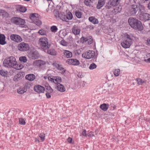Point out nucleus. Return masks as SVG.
Segmentation results:
<instances>
[{"mask_svg":"<svg viewBox=\"0 0 150 150\" xmlns=\"http://www.w3.org/2000/svg\"><path fill=\"white\" fill-rule=\"evenodd\" d=\"M3 65L6 67L13 68L17 70L21 69L23 67V65L17 63L15 58L13 56L9 57L5 59Z\"/></svg>","mask_w":150,"mask_h":150,"instance_id":"f257e3e1","label":"nucleus"},{"mask_svg":"<svg viewBox=\"0 0 150 150\" xmlns=\"http://www.w3.org/2000/svg\"><path fill=\"white\" fill-rule=\"evenodd\" d=\"M134 38L132 34H125L124 36V40L121 44L122 46L125 49L129 48L132 43L133 40Z\"/></svg>","mask_w":150,"mask_h":150,"instance_id":"f03ea898","label":"nucleus"},{"mask_svg":"<svg viewBox=\"0 0 150 150\" xmlns=\"http://www.w3.org/2000/svg\"><path fill=\"white\" fill-rule=\"evenodd\" d=\"M129 25L131 27L135 30L141 31L143 29V27L141 22L134 18H130L128 20Z\"/></svg>","mask_w":150,"mask_h":150,"instance_id":"7ed1b4c3","label":"nucleus"},{"mask_svg":"<svg viewBox=\"0 0 150 150\" xmlns=\"http://www.w3.org/2000/svg\"><path fill=\"white\" fill-rule=\"evenodd\" d=\"M39 44L41 48L44 50H48L50 46V44L49 43L48 39L45 37H42L40 39Z\"/></svg>","mask_w":150,"mask_h":150,"instance_id":"20e7f679","label":"nucleus"},{"mask_svg":"<svg viewBox=\"0 0 150 150\" xmlns=\"http://www.w3.org/2000/svg\"><path fill=\"white\" fill-rule=\"evenodd\" d=\"M39 14L36 13L31 14L30 16V18L31 21L38 26L42 24L41 21L39 19Z\"/></svg>","mask_w":150,"mask_h":150,"instance_id":"39448f33","label":"nucleus"},{"mask_svg":"<svg viewBox=\"0 0 150 150\" xmlns=\"http://www.w3.org/2000/svg\"><path fill=\"white\" fill-rule=\"evenodd\" d=\"M11 22L16 25H24L25 23L24 20L18 17H13L11 19Z\"/></svg>","mask_w":150,"mask_h":150,"instance_id":"423d86ee","label":"nucleus"},{"mask_svg":"<svg viewBox=\"0 0 150 150\" xmlns=\"http://www.w3.org/2000/svg\"><path fill=\"white\" fill-rule=\"evenodd\" d=\"M18 48L19 50L25 52L29 50L30 47L28 44L24 42H22L18 45Z\"/></svg>","mask_w":150,"mask_h":150,"instance_id":"0eeeda50","label":"nucleus"},{"mask_svg":"<svg viewBox=\"0 0 150 150\" xmlns=\"http://www.w3.org/2000/svg\"><path fill=\"white\" fill-rule=\"evenodd\" d=\"M95 52L93 50H89L86 52L82 54V57L86 59H89L93 58L95 55Z\"/></svg>","mask_w":150,"mask_h":150,"instance_id":"6e6552de","label":"nucleus"},{"mask_svg":"<svg viewBox=\"0 0 150 150\" xmlns=\"http://www.w3.org/2000/svg\"><path fill=\"white\" fill-rule=\"evenodd\" d=\"M140 17L141 18V19L142 20L144 21H150V14L147 13L143 12L141 11V9H140Z\"/></svg>","mask_w":150,"mask_h":150,"instance_id":"1a4fd4ad","label":"nucleus"},{"mask_svg":"<svg viewBox=\"0 0 150 150\" xmlns=\"http://www.w3.org/2000/svg\"><path fill=\"white\" fill-rule=\"evenodd\" d=\"M10 38L11 40L17 43L21 42L22 41L21 37L17 34H11L10 36Z\"/></svg>","mask_w":150,"mask_h":150,"instance_id":"9d476101","label":"nucleus"},{"mask_svg":"<svg viewBox=\"0 0 150 150\" xmlns=\"http://www.w3.org/2000/svg\"><path fill=\"white\" fill-rule=\"evenodd\" d=\"M53 66L60 70H62V72L64 73L65 71V70L62 67V65L59 62H55L52 64Z\"/></svg>","mask_w":150,"mask_h":150,"instance_id":"9b49d317","label":"nucleus"},{"mask_svg":"<svg viewBox=\"0 0 150 150\" xmlns=\"http://www.w3.org/2000/svg\"><path fill=\"white\" fill-rule=\"evenodd\" d=\"M67 62L69 64L74 66H77L80 64L79 61L75 59H69L67 61Z\"/></svg>","mask_w":150,"mask_h":150,"instance_id":"f8f14e48","label":"nucleus"},{"mask_svg":"<svg viewBox=\"0 0 150 150\" xmlns=\"http://www.w3.org/2000/svg\"><path fill=\"white\" fill-rule=\"evenodd\" d=\"M34 89L36 92L39 93H43L45 90V88L39 85L35 86Z\"/></svg>","mask_w":150,"mask_h":150,"instance_id":"ddd939ff","label":"nucleus"},{"mask_svg":"<svg viewBox=\"0 0 150 150\" xmlns=\"http://www.w3.org/2000/svg\"><path fill=\"white\" fill-rule=\"evenodd\" d=\"M138 8L137 6L136 5H133L131 6L129 12L131 15H135L137 12Z\"/></svg>","mask_w":150,"mask_h":150,"instance_id":"4468645a","label":"nucleus"},{"mask_svg":"<svg viewBox=\"0 0 150 150\" xmlns=\"http://www.w3.org/2000/svg\"><path fill=\"white\" fill-rule=\"evenodd\" d=\"M72 31L74 35H78L80 34V29L78 26L74 25L72 28Z\"/></svg>","mask_w":150,"mask_h":150,"instance_id":"2eb2a0df","label":"nucleus"},{"mask_svg":"<svg viewBox=\"0 0 150 150\" xmlns=\"http://www.w3.org/2000/svg\"><path fill=\"white\" fill-rule=\"evenodd\" d=\"M33 64L34 65L40 67L44 65L45 64V62L41 60H37L34 62Z\"/></svg>","mask_w":150,"mask_h":150,"instance_id":"dca6fc26","label":"nucleus"},{"mask_svg":"<svg viewBox=\"0 0 150 150\" xmlns=\"http://www.w3.org/2000/svg\"><path fill=\"white\" fill-rule=\"evenodd\" d=\"M105 0H98L96 6V8L98 9L101 8L105 4Z\"/></svg>","mask_w":150,"mask_h":150,"instance_id":"f3484780","label":"nucleus"},{"mask_svg":"<svg viewBox=\"0 0 150 150\" xmlns=\"http://www.w3.org/2000/svg\"><path fill=\"white\" fill-rule=\"evenodd\" d=\"M35 75L33 74H29L26 76L25 79L30 81H33L35 79Z\"/></svg>","mask_w":150,"mask_h":150,"instance_id":"a211bd4d","label":"nucleus"},{"mask_svg":"<svg viewBox=\"0 0 150 150\" xmlns=\"http://www.w3.org/2000/svg\"><path fill=\"white\" fill-rule=\"evenodd\" d=\"M57 89L60 92H64L65 91V89L62 84L60 83H58L57 85Z\"/></svg>","mask_w":150,"mask_h":150,"instance_id":"6ab92c4d","label":"nucleus"},{"mask_svg":"<svg viewBox=\"0 0 150 150\" xmlns=\"http://www.w3.org/2000/svg\"><path fill=\"white\" fill-rule=\"evenodd\" d=\"M88 20L89 21L93 24H97L98 23V21L97 18L91 16L89 18Z\"/></svg>","mask_w":150,"mask_h":150,"instance_id":"aec40b11","label":"nucleus"},{"mask_svg":"<svg viewBox=\"0 0 150 150\" xmlns=\"http://www.w3.org/2000/svg\"><path fill=\"white\" fill-rule=\"evenodd\" d=\"M95 0H84V4L86 6L90 7Z\"/></svg>","mask_w":150,"mask_h":150,"instance_id":"412c9836","label":"nucleus"},{"mask_svg":"<svg viewBox=\"0 0 150 150\" xmlns=\"http://www.w3.org/2000/svg\"><path fill=\"white\" fill-rule=\"evenodd\" d=\"M5 37L4 35H0V44L1 45H4L6 43L5 41Z\"/></svg>","mask_w":150,"mask_h":150,"instance_id":"4be33fe9","label":"nucleus"},{"mask_svg":"<svg viewBox=\"0 0 150 150\" xmlns=\"http://www.w3.org/2000/svg\"><path fill=\"white\" fill-rule=\"evenodd\" d=\"M17 10L21 12L24 13L26 11V8L24 7L19 5L17 7Z\"/></svg>","mask_w":150,"mask_h":150,"instance_id":"5701e85b","label":"nucleus"},{"mask_svg":"<svg viewBox=\"0 0 150 150\" xmlns=\"http://www.w3.org/2000/svg\"><path fill=\"white\" fill-rule=\"evenodd\" d=\"M48 54L52 55H55L57 54V52L55 50L53 49L47 50Z\"/></svg>","mask_w":150,"mask_h":150,"instance_id":"b1692460","label":"nucleus"},{"mask_svg":"<svg viewBox=\"0 0 150 150\" xmlns=\"http://www.w3.org/2000/svg\"><path fill=\"white\" fill-rule=\"evenodd\" d=\"M64 54L65 56L67 58H70L72 56V53L68 50H65L64 52Z\"/></svg>","mask_w":150,"mask_h":150,"instance_id":"393cba45","label":"nucleus"},{"mask_svg":"<svg viewBox=\"0 0 150 150\" xmlns=\"http://www.w3.org/2000/svg\"><path fill=\"white\" fill-rule=\"evenodd\" d=\"M109 107V105L108 104L104 103L100 105V108L104 111H106Z\"/></svg>","mask_w":150,"mask_h":150,"instance_id":"a878e982","label":"nucleus"},{"mask_svg":"<svg viewBox=\"0 0 150 150\" xmlns=\"http://www.w3.org/2000/svg\"><path fill=\"white\" fill-rule=\"evenodd\" d=\"M62 79L61 77L59 76L54 77V82L55 83H60L61 82Z\"/></svg>","mask_w":150,"mask_h":150,"instance_id":"bb28decb","label":"nucleus"},{"mask_svg":"<svg viewBox=\"0 0 150 150\" xmlns=\"http://www.w3.org/2000/svg\"><path fill=\"white\" fill-rule=\"evenodd\" d=\"M144 60L146 62L150 63V53L146 54V56L144 57Z\"/></svg>","mask_w":150,"mask_h":150,"instance_id":"cd10ccee","label":"nucleus"},{"mask_svg":"<svg viewBox=\"0 0 150 150\" xmlns=\"http://www.w3.org/2000/svg\"><path fill=\"white\" fill-rule=\"evenodd\" d=\"M136 80L137 82V83L139 85H142L146 83V81L145 80H142L140 78L137 79Z\"/></svg>","mask_w":150,"mask_h":150,"instance_id":"c85d7f7f","label":"nucleus"},{"mask_svg":"<svg viewBox=\"0 0 150 150\" xmlns=\"http://www.w3.org/2000/svg\"><path fill=\"white\" fill-rule=\"evenodd\" d=\"M26 91V89L24 88H20L17 90V92L20 94H22Z\"/></svg>","mask_w":150,"mask_h":150,"instance_id":"c756f323","label":"nucleus"},{"mask_svg":"<svg viewBox=\"0 0 150 150\" xmlns=\"http://www.w3.org/2000/svg\"><path fill=\"white\" fill-rule=\"evenodd\" d=\"M119 2L118 0H112L110 4L112 6H116L119 4Z\"/></svg>","mask_w":150,"mask_h":150,"instance_id":"7c9ffc66","label":"nucleus"},{"mask_svg":"<svg viewBox=\"0 0 150 150\" xmlns=\"http://www.w3.org/2000/svg\"><path fill=\"white\" fill-rule=\"evenodd\" d=\"M66 15H63L61 13V14H60V16H59V19H60L62 20L63 21H67L66 19Z\"/></svg>","mask_w":150,"mask_h":150,"instance_id":"2f4dec72","label":"nucleus"},{"mask_svg":"<svg viewBox=\"0 0 150 150\" xmlns=\"http://www.w3.org/2000/svg\"><path fill=\"white\" fill-rule=\"evenodd\" d=\"M75 15L78 18H81L82 13L79 11H77L75 12Z\"/></svg>","mask_w":150,"mask_h":150,"instance_id":"473e14b6","label":"nucleus"},{"mask_svg":"<svg viewBox=\"0 0 150 150\" xmlns=\"http://www.w3.org/2000/svg\"><path fill=\"white\" fill-rule=\"evenodd\" d=\"M50 30L52 32L55 33L57 32L58 28L56 26L53 25L50 27Z\"/></svg>","mask_w":150,"mask_h":150,"instance_id":"72a5a7b5","label":"nucleus"},{"mask_svg":"<svg viewBox=\"0 0 150 150\" xmlns=\"http://www.w3.org/2000/svg\"><path fill=\"white\" fill-rule=\"evenodd\" d=\"M67 17L66 19L67 20H71L73 18V16L72 13L70 12H69L66 15Z\"/></svg>","mask_w":150,"mask_h":150,"instance_id":"f704fd0d","label":"nucleus"},{"mask_svg":"<svg viewBox=\"0 0 150 150\" xmlns=\"http://www.w3.org/2000/svg\"><path fill=\"white\" fill-rule=\"evenodd\" d=\"M54 13L55 17L58 18L59 17V16H60V14H61V13H60L57 10H54Z\"/></svg>","mask_w":150,"mask_h":150,"instance_id":"c9c22d12","label":"nucleus"},{"mask_svg":"<svg viewBox=\"0 0 150 150\" xmlns=\"http://www.w3.org/2000/svg\"><path fill=\"white\" fill-rule=\"evenodd\" d=\"M96 65L94 63H92L90 64L89 67V69L91 70H93L96 68Z\"/></svg>","mask_w":150,"mask_h":150,"instance_id":"e433bc0d","label":"nucleus"},{"mask_svg":"<svg viewBox=\"0 0 150 150\" xmlns=\"http://www.w3.org/2000/svg\"><path fill=\"white\" fill-rule=\"evenodd\" d=\"M60 44L64 46H67L68 45V43L64 40H61L60 42Z\"/></svg>","mask_w":150,"mask_h":150,"instance_id":"4c0bfd02","label":"nucleus"},{"mask_svg":"<svg viewBox=\"0 0 150 150\" xmlns=\"http://www.w3.org/2000/svg\"><path fill=\"white\" fill-rule=\"evenodd\" d=\"M8 14L6 11L3 10V11L1 13V16L3 17H8Z\"/></svg>","mask_w":150,"mask_h":150,"instance_id":"58836bf2","label":"nucleus"},{"mask_svg":"<svg viewBox=\"0 0 150 150\" xmlns=\"http://www.w3.org/2000/svg\"><path fill=\"white\" fill-rule=\"evenodd\" d=\"M19 60L24 63L26 62L27 61L26 57H20Z\"/></svg>","mask_w":150,"mask_h":150,"instance_id":"ea45409f","label":"nucleus"},{"mask_svg":"<svg viewBox=\"0 0 150 150\" xmlns=\"http://www.w3.org/2000/svg\"><path fill=\"white\" fill-rule=\"evenodd\" d=\"M120 70L119 69H115L114 72V74L116 76H118L120 74Z\"/></svg>","mask_w":150,"mask_h":150,"instance_id":"a19ab883","label":"nucleus"},{"mask_svg":"<svg viewBox=\"0 0 150 150\" xmlns=\"http://www.w3.org/2000/svg\"><path fill=\"white\" fill-rule=\"evenodd\" d=\"M38 33L41 35H44L46 34V32L45 30L41 29L39 31Z\"/></svg>","mask_w":150,"mask_h":150,"instance_id":"79ce46f5","label":"nucleus"},{"mask_svg":"<svg viewBox=\"0 0 150 150\" xmlns=\"http://www.w3.org/2000/svg\"><path fill=\"white\" fill-rule=\"evenodd\" d=\"M39 137L40 138V140L42 141H43L45 140V134L44 133H42L39 135Z\"/></svg>","mask_w":150,"mask_h":150,"instance_id":"37998d69","label":"nucleus"},{"mask_svg":"<svg viewBox=\"0 0 150 150\" xmlns=\"http://www.w3.org/2000/svg\"><path fill=\"white\" fill-rule=\"evenodd\" d=\"M19 122L20 124L21 125H24L25 124V121L23 118H19Z\"/></svg>","mask_w":150,"mask_h":150,"instance_id":"c03bdc74","label":"nucleus"},{"mask_svg":"<svg viewBox=\"0 0 150 150\" xmlns=\"http://www.w3.org/2000/svg\"><path fill=\"white\" fill-rule=\"evenodd\" d=\"M121 8H122L121 6L116 7L114 9V10L115 12L117 13H119L121 11Z\"/></svg>","mask_w":150,"mask_h":150,"instance_id":"a18cd8bd","label":"nucleus"},{"mask_svg":"<svg viewBox=\"0 0 150 150\" xmlns=\"http://www.w3.org/2000/svg\"><path fill=\"white\" fill-rule=\"evenodd\" d=\"M0 74L2 76H5L7 75V73L4 71L1 70H0Z\"/></svg>","mask_w":150,"mask_h":150,"instance_id":"49530a36","label":"nucleus"},{"mask_svg":"<svg viewBox=\"0 0 150 150\" xmlns=\"http://www.w3.org/2000/svg\"><path fill=\"white\" fill-rule=\"evenodd\" d=\"M47 93H52L53 91V90H52L51 88L49 86V87H47Z\"/></svg>","mask_w":150,"mask_h":150,"instance_id":"de8ad7c7","label":"nucleus"},{"mask_svg":"<svg viewBox=\"0 0 150 150\" xmlns=\"http://www.w3.org/2000/svg\"><path fill=\"white\" fill-rule=\"evenodd\" d=\"M87 40H88V38H85L84 37H82L81 38V41L83 42H87Z\"/></svg>","mask_w":150,"mask_h":150,"instance_id":"09e8293b","label":"nucleus"},{"mask_svg":"<svg viewBox=\"0 0 150 150\" xmlns=\"http://www.w3.org/2000/svg\"><path fill=\"white\" fill-rule=\"evenodd\" d=\"M48 79L49 80L51 81L54 82V77H51V76H49L48 78Z\"/></svg>","mask_w":150,"mask_h":150,"instance_id":"8fccbe9b","label":"nucleus"},{"mask_svg":"<svg viewBox=\"0 0 150 150\" xmlns=\"http://www.w3.org/2000/svg\"><path fill=\"white\" fill-rule=\"evenodd\" d=\"M87 42H88V44H91L93 40L91 38L88 39V40H87Z\"/></svg>","mask_w":150,"mask_h":150,"instance_id":"3c124183","label":"nucleus"},{"mask_svg":"<svg viewBox=\"0 0 150 150\" xmlns=\"http://www.w3.org/2000/svg\"><path fill=\"white\" fill-rule=\"evenodd\" d=\"M146 44L147 45H150V38H148L146 40Z\"/></svg>","mask_w":150,"mask_h":150,"instance_id":"603ef678","label":"nucleus"},{"mask_svg":"<svg viewBox=\"0 0 150 150\" xmlns=\"http://www.w3.org/2000/svg\"><path fill=\"white\" fill-rule=\"evenodd\" d=\"M82 135L84 136H86L87 134H86V131L85 130H84L82 132Z\"/></svg>","mask_w":150,"mask_h":150,"instance_id":"864d4df0","label":"nucleus"},{"mask_svg":"<svg viewBox=\"0 0 150 150\" xmlns=\"http://www.w3.org/2000/svg\"><path fill=\"white\" fill-rule=\"evenodd\" d=\"M34 53H33L32 54V59H36L38 57V55H36V56H34Z\"/></svg>","mask_w":150,"mask_h":150,"instance_id":"5fc2aeb1","label":"nucleus"},{"mask_svg":"<svg viewBox=\"0 0 150 150\" xmlns=\"http://www.w3.org/2000/svg\"><path fill=\"white\" fill-rule=\"evenodd\" d=\"M111 6H112V5L110 4H108V5H106L105 8L107 9H110L111 8Z\"/></svg>","mask_w":150,"mask_h":150,"instance_id":"6e6d98bb","label":"nucleus"},{"mask_svg":"<svg viewBox=\"0 0 150 150\" xmlns=\"http://www.w3.org/2000/svg\"><path fill=\"white\" fill-rule=\"evenodd\" d=\"M47 98H50L51 97V95L49 93H46V94Z\"/></svg>","mask_w":150,"mask_h":150,"instance_id":"4d7b16f0","label":"nucleus"},{"mask_svg":"<svg viewBox=\"0 0 150 150\" xmlns=\"http://www.w3.org/2000/svg\"><path fill=\"white\" fill-rule=\"evenodd\" d=\"M72 141V139L71 138L69 137L67 139L68 142H69V143H71Z\"/></svg>","mask_w":150,"mask_h":150,"instance_id":"13d9d810","label":"nucleus"},{"mask_svg":"<svg viewBox=\"0 0 150 150\" xmlns=\"http://www.w3.org/2000/svg\"><path fill=\"white\" fill-rule=\"evenodd\" d=\"M111 107H112L113 108L112 110H114L116 108V106L114 105H111Z\"/></svg>","mask_w":150,"mask_h":150,"instance_id":"bf43d9fd","label":"nucleus"},{"mask_svg":"<svg viewBox=\"0 0 150 150\" xmlns=\"http://www.w3.org/2000/svg\"><path fill=\"white\" fill-rule=\"evenodd\" d=\"M88 27L90 29H93L94 28V27L93 25H89L88 26Z\"/></svg>","mask_w":150,"mask_h":150,"instance_id":"052dcab7","label":"nucleus"},{"mask_svg":"<svg viewBox=\"0 0 150 150\" xmlns=\"http://www.w3.org/2000/svg\"><path fill=\"white\" fill-rule=\"evenodd\" d=\"M148 8L149 9H150V2L148 4Z\"/></svg>","mask_w":150,"mask_h":150,"instance_id":"680f3d73","label":"nucleus"},{"mask_svg":"<svg viewBox=\"0 0 150 150\" xmlns=\"http://www.w3.org/2000/svg\"><path fill=\"white\" fill-rule=\"evenodd\" d=\"M2 11H3V10L0 9V16H1V13H2Z\"/></svg>","mask_w":150,"mask_h":150,"instance_id":"e2e57ef3","label":"nucleus"},{"mask_svg":"<svg viewBox=\"0 0 150 150\" xmlns=\"http://www.w3.org/2000/svg\"><path fill=\"white\" fill-rule=\"evenodd\" d=\"M35 141L36 142H40L39 140L37 138H35Z\"/></svg>","mask_w":150,"mask_h":150,"instance_id":"0e129e2a","label":"nucleus"},{"mask_svg":"<svg viewBox=\"0 0 150 150\" xmlns=\"http://www.w3.org/2000/svg\"><path fill=\"white\" fill-rule=\"evenodd\" d=\"M78 76L79 78H81L82 77L81 75H79V74H78Z\"/></svg>","mask_w":150,"mask_h":150,"instance_id":"69168bd1","label":"nucleus"},{"mask_svg":"<svg viewBox=\"0 0 150 150\" xmlns=\"http://www.w3.org/2000/svg\"><path fill=\"white\" fill-rule=\"evenodd\" d=\"M24 1H29L30 0H23Z\"/></svg>","mask_w":150,"mask_h":150,"instance_id":"338daca9","label":"nucleus"},{"mask_svg":"<svg viewBox=\"0 0 150 150\" xmlns=\"http://www.w3.org/2000/svg\"><path fill=\"white\" fill-rule=\"evenodd\" d=\"M142 8L143 9H144V8H144V6H142Z\"/></svg>","mask_w":150,"mask_h":150,"instance_id":"774afa93","label":"nucleus"}]
</instances>
